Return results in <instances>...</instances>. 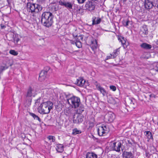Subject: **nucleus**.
I'll use <instances>...</instances> for the list:
<instances>
[{
  "label": "nucleus",
  "mask_w": 158,
  "mask_h": 158,
  "mask_svg": "<svg viewBox=\"0 0 158 158\" xmlns=\"http://www.w3.org/2000/svg\"><path fill=\"white\" fill-rule=\"evenodd\" d=\"M131 23L129 20H128L126 22H123V24L124 26L127 27L129 25V24Z\"/></svg>",
  "instance_id": "nucleus-35"
},
{
  "label": "nucleus",
  "mask_w": 158,
  "mask_h": 158,
  "mask_svg": "<svg viewBox=\"0 0 158 158\" xmlns=\"http://www.w3.org/2000/svg\"><path fill=\"white\" fill-rule=\"evenodd\" d=\"M67 102L72 108H75L80 105V100L79 98L73 96L67 99Z\"/></svg>",
  "instance_id": "nucleus-5"
},
{
  "label": "nucleus",
  "mask_w": 158,
  "mask_h": 158,
  "mask_svg": "<svg viewBox=\"0 0 158 158\" xmlns=\"http://www.w3.org/2000/svg\"><path fill=\"white\" fill-rule=\"evenodd\" d=\"M144 5L145 9L148 11L152 8L154 5L153 2H151L149 0H145L144 2Z\"/></svg>",
  "instance_id": "nucleus-11"
},
{
  "label": "nucleus",
  "mask_w": 158,
  "mask_h": 158,
  "mask_svg": "<svg viewBox=\"0 0 158 158\" xmlns=\"http://www.w3.org/2000/svg\"><path fill=\"white\" fill-rule=\"evenodd\" d=\"M146 133V136L148 137V138L149 139H153V138L152 136V133L149 131H145V132Z\"/></svg>",
  "instance_id": "nucleus-28"
},
{
  "label": "nucleus",
  "mask_w": 158,
  "mask_h": 158,
  "mask_svg": "<svg viewBox=\"0 0 158 158\" xmlns=\"http://www.w3.org/2000/svg\"><path fill=\"white\" fill-rule=\"evenodd\" d=\"M41 98H39L38 99L35 100V104L37 106L39 105L40 102Z\"/></svg>",
  "instance_id": "nucleus-34"
},
{
  "label": "nucleus",
  "mask_w": 158,
  "mask_h": 158,
  "mask_svg": "<svg viewBox=\"0 0 158 158\" xmlns=\"http://www.w3.org/2000/svg\"><path fill=\"white\" fill-rule=\"evenodd\" d=\"M55 11H56V10H57V9H56V7L55 8Z\"/></svg>",
  "instance_id": "nucleus-53"
},
{
  "label": "nucleus",
  "mask_w": 158,
  "mask_h": 158,
  "mask_svg": "<svg viewBox=\"0 0 158 158\" xmlns=\"http://www.w3.org/2000/svg\"><path fill=\"white\" fill-rule=\"evenodd\" d=\"M96 17L94 16L92 18V25H96L99 24L101 21V19L100 18H98L96 20Z\"/></svg>",
  "instance_id": "nucleus-17"
},
{
  "label": "nucleus",
  "mask_w": 158,
  "mask_h": 158,
  "mask_svg": "<svg viewBox=\"0 0 158 158\" xmlns=\"http://www.w3.org/2000/svg\"><path fill=\"white\" fill-rule=\"evenodd\" d=\"M85 81L82 78H79L77 79V85L82 86L83 85Z\"/></svg>",
  "instance_id": "nucleus-21"
},
{
  "label": "nucleus",
  "mask_w": 158,
  "mask_h": 158,
  "mask_svg": "<svg viewBox=\"0 0 158 158\" xmlns=\"http://www.w3.org/2000/svg\"><path fill=\"white\" fill-rule=\"evenodd\" d=\"M75 44L78 48H80L81 47V43L80 41H77L75 43Z\"/></svg>",
  "instance_id": "nucleus-32"
},
{
  "label": "nucleus",
  "mask_w": 158,
  "mask_h": 158,
  "mask_svg": "<svg viewBox=\"0 0 158 158\" xmlns=\"http://www.w3.org/2000/svg\"><path fill=\"white\" fill-rule=\"evenodd\" d=\"M113 57V55L112 54H110V55L107 56V58L106 60H108L109 59L112 58Z\"/></svg>",
  "instance_id": "nucleus-43"
},
{
  "label": "nucleus",
  "mask_w": 158,
  "mask_h": 158,
  "mask_svg": "<svg viewBox=\"0 0 158 158\" xmlns=\"http://www.w3.org/2000/svg\"><path fill=\"white\" fill-rule=\"evenodd\" d=\"M105 118L106 121H108L110 123L112 122L115 118L114 114L112 112H110L107 114Z\"/></svg>",
  "instance_id": "nucleus-12"
},
{
  "label": "nucleus",
  "mask_w": 158,
  "mask_h": 158,
  "mask_svg": "<svg viewBox=\"0 0 158 158\" xmlns=\"http://www.w3.org/2000/svg\"><path fill=\"white\" fill-rule=\"evenodd\" d=\"M86 158H97V155L93 152H88L86 155Z\"/></svg>",
  "instance_id": "nucleus-20"
},
{
  "label": "nucleus",
  "mask_w": 158,
  "mask_h": 158,
  "mask_svg": "<svg viewBox=\"0 0 158 158\" xmlns=\"http://www.w3.org/2000/svg\"><path fill=\"white\" fill-rule=\"evenodd\" d=\"M123 158H133V154L131 152H124L122 154Z\"/></svg>",
  "instance_id": "nucleus-15"
},
{
  "label": "nucleus",
  "mask_w": 158,
  "mask_h": 158,
  "mask_svg": "<svg viewBox=\"0 0 158 158\" xmlns=\"http://www.w3.org/2000/svg\"><path fill=\"white\" fill-rule=\"evenodd\" d=\"M1 27L2 29H4L6 27V26L3 24H1Z\"/></svg>",
  "instance_id": "nucleus-44"
},
{
  "label": "nucleus",
  "mask_w": 158,
  "mask_h": 158,
  "mask_svg": "<svg viewBox=\"0 0 158 158\" xmlns=\"http://www.w3.org/2000/svg\"><path fill=\"white\" fill-rule=\"evenodd\" d=\"M140 33L142 35H146L148 33V29L147 26L146 25H144L143 26L141 29Z\"/></svg>",
  "instance_id": "nucleus-16"
},
{
  "label": "nucleus",
  "mask_w": 158,
  "mask_h": 158,
  "mask_svg": "<svg viewBox=\"0 0 158 158\" xmlns=\"http://www.w3.org/2000/svg\"><path fill=\"white\" fill-rule=\"evenodd\" d=\"M9 52L10 54L14 56L17 55L18 54V53L17 52L15 51L14 50H10V51Z\"/></svg>",
  "instance_id": "nucleus-33"
},
{
  "label": "nucleus",
  "mask_w": 158,
  "mask_h": 158,
  "mask_svg": "<svg viewBox=\"0 0 158 158\" xmlns=\"http://www.w3.org/2000/svg\"><path fill=\"white\" fill-rule=\"evenodd\" d=\"M48 138L49 140H51L52 139L53 142L55 141V137L54 136L51 135H50L48 137Z\"/></svg>",
  "instance_id": "nucleus-36"
},
{
  "label": "nucleus",
  "mask_w": 158,
  "mask_h": 158,
  "mask_svg": "<svg viewBox=\"0 0 158 158\" xmlns=\"http://www.w3.org/2000/svg\"><path fill=\"white\" fill-rule=\"evenodd\" d=\"M7 1L8 2V5H10L11 0H7Z\"/></svg>",
  "instance_id": "nucleus-49"
},
{
  "label": "nucleus",
  "mask_w": 158,
  "mask_h": 158,
  "mask_svg": "<svg viewBox=\"0 0 158 158\" xmlns=\"http://www.w3.org/2000/svg\"><path fill=\"white\" fill-rule=\"evenodd\" d=\"M83 118L84 116L81 114L77 113L74 114L73 119V123L77 124L81 123L83 121Z\"/></svg>",
  "instance_id": "nucleus-8"
},
{
  "label": "nucleus",
  "mask_w": 158,
  "mask_h": 158,
  "mask_svg": "<svg viewBox=\"0 0 158 158\" xmlns=\"http://www.w3.org/2000/svg\"><path fill=\"white\" fill-rule=\"evenodd\" d=\"M156 44L158 45V39L156 41Z\"/></svg>",
  "instance_id": "nucleus-52"
},
{
  "label": "nucleus",
  "mask_w": 158,
  "mask_h": 158,
  "mask_svg": "<svg viewBox=\"0 0 158 158\" xmlns=\"http://www.w3.org/2000/svg\"><path fill=\"white\" fill-rule=\"evenodd\" d=\"M154 5V7H156L158 8V0H153L152 2Z\"/></svg>",
  "instance_id": "nucleus-31"
},
{
  "label": "nucleus",
  "mask_w": 158,
  "mask_h": 158,
  "mask_svg": "<svg viewBox=\"0 0 158 158\" xmlns=\"http://www.w3.org/2000/svg\"><path fill=\"white\" fill-rule=\"evenodd\" d=\"M42 9V7L38 4L29 2H27V9L29 12L32 13H38L41 11Z\"/></svg>",
  "instance_id": "nucleus-3"
},
{
  "label": "nucleus",
  "mask_w": 158,
  "mask_h": 158,
  "mask_svg": "<svg viewBox=\"0 0 158 158\" xmlns=\"http://www.w3.org/2000/svg\"><path fill=\"white\" fill-rule=\"evenodd\" d=\"M122 143L120 142H112L110 143V149L112 151H115L118 152H120Z\"/></svg>",
  "instance_id": "nucleus-6"
},
{
  "label": "nucleus",
  "mask_w": 158,
  "mask_h": 158,
  "mask_svg": "<svg viewBox=\"0 0 158 158\" xmlns=\"http://www.w3.org/2000/svg\"><path fill=\"white\" fill-rule=\"evenodd\" d=\"M94 84L96 86L97 89L100 91L103 96H105L107 95L108 93L107 91L104 88L101 86L100 84L98 83L97 81H96Z\"/></svg>",
  "instance_id": "nucleus-9"
},
{
  "label": "nucleus",
  "mask_w": 158,
  "mask_h": 158,
  "mask_svg": "<svg viewBox=\"0 0 158 158\" xmlns=\"http://www.w3.org/2000/svg\"><path fill=\"white\" fill-rule=\"evenodd\" d=\"M154 69L156 71L158 72V65L156 66L154 68Z\"/></svg>",
  "instance_id": "nucleus-48"
},
{
  "label": "nucleus",
  "mask_w": 158,
  "mask_h": 158,
  "mask_svg": "<svg viewBox=\"0 0 158 158\" xmlns=\"http://www.w3.org/2000/svg\"><path fill=\"white\" fill-rule=\"evenodd\" d=\"M85 7L86 10L92 11L94 9L95 5L94 2L88 1L86 2Z\"/></svg>",
  "instance_id": "nucleus-10"
},
{
  "label": "nucleus",
  "mask_w": 158,
  "mask_h": 158,
  "mask_svg": "<svg viewBox=\"0 0 158 158\" xmlns=\"http://www.w3.org/2000/svg\"><path fill=\"white\" fill-rule=\"evenodd\" d=\"M37 1L40 3H43L44 2L45 0H37Z\"/></svg>",
  "instance_id": "nucleus-46"
},
{
  "label": "nucleus",
  "mask_w": 158,
  "mask_h": 158,
  "mask_svg": "<svg viewBox=\"0 0 158 158\" xmlns=\"http://www.w3.org/2000/svg\"><path fill=\"white\" fill-rule=\"evenodd\" d=\"M54 16L50 12H45L41 16V22L42 24L47 27H51L53 23Z\"/></svg>",
  "instance_id": "nucleus-1"
},
{
  "label": "nucleus",
  "mask_w": 158,
  "mask_h": 158,
  "mask_svg": "<svg viewBox=\"0 0 158 158\" xmlns=\"http://www.w3.org/2000/svg\"><path fill=\"white\" fill-rule=\"evenodd\" d=\"M150 97L151 98H155L156 97V95L154 94H151L150 95Z\"/></svg>",
  "instance_id": "nucleus-45"
},
{
  "label": "nucleus",
  "mask_w": 158,
  "mask_h": 158,
  "mask_svg": "<svg viewBox=\"0 0 158 158\" xmlns=\"http://www.w3.org/2000/svg\"><path fill=\"white\" fill-rule=\"evenodd\" d=\"M81 133V130H78L77 128H75L73 130L72 134L73 135H76L79 134Z\"/></svg>",
  "instance_id": "nucleus-27"
},
{
  "label": "nucleus",
  "mask_w": 158,
  "mask_h": 158,
  "mask_svg": "<svg viewBox=\"0 0 158 158\" xmlns=\"http://www.w3.org/2000/svg\"><path fill=\"white\" fill-rule=\"evenodd\" d=\"M118 40H119V41L121 43L123 46H124V45H125V43H126V39L125 38L121 36L119 37Z\"/></svg>",
  "instance_id": "nucleus-25"
},
{
  "label": "nucleus",
  "mask_w": 158,
  "mask_h": 158,
  "mask_svg": "<svg viewBox=\"0 0 158 158\" xmlns=\"http://www.w3.org/2000/svg\"><path fill=\"white\" fill-rule=\"evenodd\" d=\"M86 0H77L78 3L80 4H82V3H84V2Z\"/></svg>",
  "instance_id": "nucleus-42"
},
{
  "label": "nucleus",
  "mask_w": 158,
  "mask_h": 158,
  "mask_svg": "<svg viewBox=\"0 0 158 158\" xmlns=\"http://www.w3.org/2000/svg\"><path fill=\"white\" fill-rule=\"evenodd\" d=\"M8 68V67L5 65V66H0V73L5 70L7 69Z\"/></svg>",
  "instance_id": "nucleus-29"
},
{
  "label": "nucleus",
  "mask_w": 158,
  "mask_h": 158,
  "mask_svg": "<svg viewBox=\"0 0 158 158\" xmlns=\"http://www.w3.org/2000/svg\"><path fill=\"white\" fill-rule=\"evenodd\" d=\"M58 3L60 5L64 6L69 10L72 9L73 3L67 2L65 0H60Z\"/></svg>",
  "instance_id": "nucleus-7"
},
{
  "label": "nucleus",
  "mask_w": 158,
  "mask_h": 158,
  "mask_svg": "<svg viewBox=\"0 0 158 158\" xmlns=\"http://www.w3.org/2000/svg\"><path fill=\"white\" fill-rule=\"evenodd\" d=\"M140 46L141 48L147 50L151 49L152 48V46L151 45L146 43H143L142 44L140 45Z\"/></svg>",
  "instance_id": "nucleus-18"
},
{
  "label": "nucleus",
  "mask_w": 158,
  "mask_h": 158,
  "mask_svg": "<svg viewBox=\"0 0 158 158\" xmlns=\"http://www.w3.org/2000/svg\"><path fill=\"white\" fill-rule=\"evenodd\" d=\"M102 127H103V130L105 133H107L109 131V129L105 125H102Z\"/></svg>",
  "instance_id": "nucleus-30"
},
{
  "label": "nucleus",
  "mask_w": 158,
  "mask_h": 158,
  "mask_svg": "<svg viewBox=\"0 0 158 158\" xmlns=\"http://www.w3.org/2000/svg\"><path fill=\"white\" fill-rule=\"evenodd\" d=\"M146 157H148V154H147V152H146Z\"/></svg>",
  "instance_id": "nucleus-51"
},
{
  "label": "nucleus",
  "mask_w": 158,
  "mask_h": 158,
  "mask_svg": "<svg viewBox=\"0 0 158 158\" xmlns=\"http://www.w3.org/2000/svg\"><path fill=\"white\" fill-rule=\"evenodd\" d=\"M110 89H111L113 91H115L116 89V87L114 85H110Z\"/></svg>",
  "instance_id": "nucleus-39"
},
{
  "label": "nucleus",
  "mask_w": 158,
  "mask_h": 158,
  "mask_svg": "<svg viewBox=\"0 0 158 158\" xmlns=\"http://www.w3.org/2000/svg\"><path fill=\"white\" fill-rule=\"evenodd\" d=\"M151 152L152 153H154L156 152V149L154 147H151Z\"/></svg>",
  "instance_id": "nucleus-38"
},
{
  "label": "nucleus",
  "mask_w": 158,
  "mask_h": 158,
  "mask_svg": "<svg viewBox=\"0 0 158 158\" xmlns=\"http://www.w3.org/2000/svg\"><path fill=\"white\" fill-rule=\"evenodd\" d=\"M24 135V137H25V135Z\"/></svg>",
  "instance_id": "nucleus-55"
},
{
  "label": "nucleus",
  "mask_w": 158,
  "mask_h": 158,
  "mask_svg": "<svg viewBox=\"0 0 158 158\" xmlns=\"http://www.w3.org/2000/svg\"><path fill=\"white\" fill-rule=\"evenodd\" d=\"M29 114L35 120H38L40 122H41V119L40 117L35 114L30 112Z\"/></svg>",
  "instance_id": "nucleus-23"
},
{
  "label": "nucleus",
  "mask_w": 158,
  "mask_h": 158,
  "mask_svg": "<svg viewBox=\"0 0 158 158\" xmlns=\"http://www.w3.org/2000/svg\"><path fill=\"white\" fill-rule=\"evenodd\" d=\"M35 94L34 89L31 87H29L25 97V100L27 106H29L31 105L32 100V97H34Z\"/></svg>",
  "instance_id": "nucleus-4"
},
{
  "label": "nucleus",
  "mask_w": 158,
  "mask_h": 158,
  "mask_svg": "<svg viewBox=\"0 0 158 158\" xmlns=\"http://www.w3.org/2000/svg\"><path fill=\"white\" fill-rule=\"evenodd\" d=\"M70 41V43L72 44H75V43L76 42H75L74 41H73L72 40H69Z\"/></svg>",
  "instance_id": "nucleus-47"
},
{
  "label": "nucleus",
  "mask_w": 158,
  "mask_h": 158,
  "mask_svg": "<svg viewBox=\"0 0 158 158\" xmlns=\"http://www.w3.org/2000/svg\"><path fill=\"white\" fill-rule=\"evenodd\" d=\"M122 0L123 1V2H126L127 0Z\"/></svg>",
  "instance_id": "nucleus-50"
},
{
  "label": "nucleus",
  "mask_w": 158,
  "mask_h": 158,
  "mask_svg": "<svg viewBox=\"0 0 158 158\" xmlns=\"http://www.w3.org/2000/svg\"><path fill=\"white\" fill-rule=\"evenodd\" d=\"M53 107V103L50 101L42 102L38 108V111L41 114H49Z\"/></svg>",
  "instance_id": "nucleus-2"
},
{
  "label": "nucleus",
  "mask_w": 158,
  "mask_h": 158,
  "mask_svg": "<svg viewBox=\"0 0 158 158\" xmlns=\"http://www.w3.org/2000/svg\"><path fill=\"white\" fill-rule=\"evenodd\" d=\"M56 150L58 152H62L64 151V146L60 144H57L56 148Z\"/></svg>",
  "instance_id": "nucleus-19"
},
{
  "label": "nucleus",
  "mask_w": 158,
  "mask_h": 158,
  "mask_svg": "<svg viewBox=\"0 0 158 158\" xmlns=\"http://www.w3.org/2000/svg\"><path fill=\"white\" fill-rule=\"evenodd\" d=\"M47 75L46 71L42 70L39 74V80L40 81H44L46 78Z\"/></svg>",
  "instance_id": "nucleus-14"
},
{
  "label": "nucleus",
  "mask_w": 158,
  "mask_h": 158,
  "mask_svg": "<svg viewBox=\"0 0 158 158\" xmlns=\"http://www.w3.org/2000/svg\"><path fill=\"white\" fill-rule=\"evenodd\" d=\"M130 105L133 108H135L133 106V105H134L135 100H132V99H130Z\"/></svg>",
  "instance_id": "nucleus-37"
},
{
  "label": "nucleus",
  "mask_w": 158,
  "mask_h": 158,
  "mask_svg": "<svg viewBox=\"0 0 158 158\" xmlns=\"http://www.w3.org/2000/svg\"><path fill=\"white\" fill-rule=\"evenodd\" d=\"M79 106V108L77 110V111L78 113V114H81V113H82V112L84 111L85 108L84 106L82 105H81Z\"/></svg>",
  "instance_id": "nucleus-26"
},
{
  "label": "nucleus",
  "mask_w": 158,
  "mask_h": 158,
  "mask_svg": "<svg viewBox=\"0 0 158 158\" xmlns=\"http://www.w3.org/2000/svg\"><path fill=\"white\" fill-rule=\"evenodd\" d=\"M50 68L49 66H46L44 70L43 71H46L47 73L48 72Z\"/></svg>",
  "instance_id": "nucleus-40"
},
{
  "label": "nucleus",
  "mask_w": 158,
  "mask_h": 158,
  "mask_svg": "<svg viewBox=\"0 0 158 158\" xmlns=\"http://www.w3.org/2000/svg\"><path fill=\"white\" fill-rule=\"evenodd\" d=\"M94 138H95V139H96V138H95V137H94Z\"/></svg>",
  "instance_id": "nucleus-54"
},
{
  "label": "nucleus",
  "mask_w": 158,
  "mask_h": 158,
  "mask_svg": "<svg viewBox=\"0 0 158 158\" xmlns=\"http://www.w3.org/2000/svg\"><path fill=\"white\" fill-rule=\"evenodd\" d=\"M90 40V42L89 44L90 45L91 48L93 50L96 49L98 46L97 40L96 39L91 38Z\"/></svg>",
  "instance_id": "nucleus-13"
},
{
  "label": "nucleus",
  "mask_w": 158,
  "mask_h": 158,
  "mask_svg": "<svg viewBox=\"0 0 158 158\" xmlns=\"http://www.w3.org/2000/svg\"><path fill=\"white\" fill-rule=\"evenodd\" d=\"M19 40V39L16 37H15L14 38V41L15 42H16V43H17L18 42Z\"/></svg>",
  "instance_id": "nucleus-41"
},
{
  "label": "nucleus",
  "mask_w": 158,
  "mask_h": 158,
  "mask_svg": "<svg viewBox=\"0 0 158 158\" xmlns=\"http://www.w3.org/2000/svg\"><path fill=\"white\" fill-rule=\"evenodd\" d=\"M103 127L102 126H99L98 129V135L100 136H102L105 133Z\"/></svg>",
  "instance_id": "nucleus-22"
},
{
  "label": "nucleus",
  "mask_w": 158,
  "mask_h": 158,
  "mask_svg": "<svg viewBox=\"0 0 158 158\" xmlns=\"http://www.w3.org/2000/svg\"><path fill=\"white\" fill-rule=\"evenodd\" d=\"M119 48H117L114 50L112 53L113 59L115 58L119 53Z\"/></svg>",
  "instance_id": "nucleus-24"
}]
</instances>
